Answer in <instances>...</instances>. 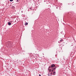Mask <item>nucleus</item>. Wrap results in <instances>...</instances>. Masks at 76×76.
<instances>
[{
    "label": "nucleus",
    "mask_w": 76,
    "mask_h": 76,
    "mask_svg": "<svg viewBox=\"0 0 76 76\" xmlns=\"http://www.w3.org/2000/svg\"><path fill=\"white\" fill-rule=\"evenodd\" d=\"M8 45H7V46H11L12 44V42H7Z\"/></svg>",
    "instance_id": "f257e3e1"
},
{
    "label": "nucleus",
    "mask_w": 76,
    "mask_h": 76,
    "mask_svg": "<svg viewBox=\"0 0 76 76\" xmlns=\"http://www.w3.org/2000/svg\"><path fill=\"white\" fill-rule=\"evenodd\" d=\"M56 69V68L53 67L52 68V72H54V71H55V70Z\"/></svg>",
    "instance_id": "f03ea898"
},
{
    "label": "nucleus",
    "mask_w": 76,
    "mask_h": 76,
    "mask_svg": "<svg viewBox=\"0 0 76 76\" xmlns=\"http://www.w3.org/2000/svg\"><path fill=\"white\" fill-rule=\"evenodd\" d=\"M51 67L52 69V68H53L54 67H56V65L54 64H53L51 65Z\"/></svg>",
    "instance_id": "7ed1b4c3"
},
{
    "label": "nucleus",
    "mask_w": 76,
    "mask_h": 76,
    "mask_svg": "<svg viewBox=\"0 0 76 76\" xmlns=\"http://www.w3.org/2000/svg\"><path fill=\"white\" fill-rule=\"evenodd\" d=\"M62 41H63V39H61V40H60V42H58V43H60V42H62Z\"/></svg>",
    "instance_id": "20e7f679"
},
{
    "label": "nucleus",
    "mask_w": 76,
    "mask_h": 76,
    "mask_svg": "<svg viewBox=\"0 0 76 76\" xmlns=\"http://www.w3.org/2000/svg\"><path fill=\"white\" fill-rule=\"evenodd\" d=\"M8 24L9 25H11V23L9 22L8 23Z\"/></svg>",
    "instance_id": "39448f33"
},
{
    "label": "nucleus",
    "mask_w": 76,
    "mask_h": 76,
    "mask_svg": "<svg viewBox=\"0 0 76 76\" xmlns=\"http://www.w3.org/2000/svg\"><path fill=\"white\" fill-rule=\"evenodd\" d=\"M53 75H56V72L54 71L53 73Z\"/></svg>",
    "instance_id": "423d86ee"
},
{
    "label": "nucleus",
    "mask_w": 76,
    "mask_h": 76,
    "mask_svg": "<svg viewBox=\"0 0 76 76\" xmlns=\"http://www.w3.org/2000/svg\"><path fill=\"white\" fill-rule=\"evenodd\" d=\"M28 24V23H25V25H27Z\"/></svg>",
    "instance_id": "0eeeda50"
},
{
    "label": "nucleus",
    "mask_w": 76,
    "mask_h": 76,
    "mask_svg": "<svg viewBox=\"0 0 76 76\" xmlns=\"http://www.w3.org/2000/svg\"><path fill=\"white\" fill-rule=\"evenodd\" d=\"M49 71L50 72H51V69H49Z\"/></svg>",
    "instance_id": "6e6552de"
},
{
    "label": "nucleus",
    "mask_w": 76,
    "mask_h": 76,
    "mask_svg": "<svg viewBox=\"0 0 76 76\" xmlns=\"http://www.w3.org/2000/svg\"><path fill=\"white\" fill-rule=\"evenodd\" d=\"M48 1H49V0H46V2H48Z\"/></svg>",
    "instance_id": "1a4fd4ad"
},
{
    "label": "nucleus",
    "mask_w": 76,
    "mask_h": 76,
    "mask_svg": "<svg viewBox=\"0 0 76 76\" xmlns=\"http://www.w3.org/2000/svg\"><path fill=\"white\" fill-rule=\"evenodd\" d=\"M13 0H10V1H13Z\"/></svg>",
    "instance_id": "9d476101"
},
{
    "label": "nucleus",
    "mask_w": 76,
    "mask_h": 76,
    "mask_svg": "<svg viewBox=\"0 0 76 76\" xmlns=\"http://www.w3.org/2000/svg\"><path fill=\"white\" fill-rule=\"evenodd\" d=\"M51 72V75H52V74H53V72Z\"/></svg>",
    "instance_id": "9b49d317"
},
{
    "label": "nucleus",
    "mask_w": 76,
    "mask_h": 76,
    "mask_svg": "<svg viewBox=\"0 0 76 76\" xmlns=\"http://www.w3.org/2000/svg\"><path fill=\"white\" fill-rule=\"evenodd\" d=\"M51 66H49V68H51Z\"/></svg>",
    "instance_id": "f8f14e48"
},
{
    "label": "nucleus",
    "mask_w": 76,
    "mask_h": 76,
    "mask_svg": "<svg viewBox=\"0 0 76 76\" xmlns=\"http://www.w3.org/2000/svg\"><path fill=\"white\" fill-rule=\"evenodd\" d=\"M17 2H18V1H19V0H17Z\"/></svg>",
    "instance_id": "ddd939ff"
},
{
    "label": "nucleus",
    "mask_w": 76,
    "mask_h": 76,
    "mask_svg": "<svg viewBox=\"0 0 76 76\" xmlns=\"http://www.w3.org/2000/svg\"><path fill=\"white\" fill-rule=\"evenodd\" d=\"M39 76H41V75H40V74H39Z\"/></svg>",
    "instance_id": "4468645a"
},
{
    "label": "nucleus",
    "mask_w": 76,
    "mask_h": 76,
    "mask_svg": "<svg viewBox=\"0 0 76 76\" xmlns=\"http://www.w3.org/2000/svg\"><path fill=\"white\" fill-rule=\"evenodd\" d=\"M58 7H56V9H58Z\"/></svg>",
    "instance_id": "2eb2a0df"
},
{
    "label": "nucleus",
    "mask_w": 76,
    "mask_h": 76,
    "mask_svg": "<svg viewBox=\"0 0 76 76\" xmlns=\"http://www.w3.org/2000/svg\"><path fill=\"white\" fill-rule=\"evenodd\" d=\"M42 54H43V55H44V53H43Z\"/></svg>",
    "instance_id": "dca6fc26"
},
{
    "label": "nucleus",
    "mask_w": 76,
    "mask_h": 76,
    "mask_svg": "<svg viewBox=\"0 0 76 76\" xmlns=\"http://www.w3.org/2000/svg\"><path fill=\"white\" fill-rule=\"evenodd\" d=\"M21 12H22V13L23 12V11H22Z\"/></svg>",
    "instance_id": "f3484780"
},
{
    "label": "nucleus",
    "mask_w": 76,
    "mask_h": 76,
    "mask_svg": "<svg viewBox=\"0 0 76 76\" xmlns=\"http://www.w3.org/2000/svg\"><path fill=\"white\" fill-rule=\"evenodd\" d=\"M56 67H56V66L55 68H56Z\"/></svg>",
    "instance_id": "a211bd4d"
},
{
    "label": "nucleus",
    "mask_w": 76,
    "mask_h": 76,
    "mask_svg": "<svg viewBox=\"0 0 76 76\" xmlns=\"http://www.w3.org/2000/svg\"><path fill=\"white\" fill-rule=\"evenodd\" d=\"M47 4H48V3H47V2L46 3Z\"/></svg>",
    "instance_id": "6ab92c4d"
},
{
    "label": "nucleus",
    "mask_w": 76,
    "mask_h": 76,
    "mask_svg": "<svg viewBox=\"0 0 76 76\" xmlns=\"http://www.w3.org/2000/svg\"><path fill=\"white\" fill-rule=\"evenodd\" d=\"M40 50V51H41V49Z\"/></svg>",
    "instance_id": "aec40b11"
},
{
    "label": "nucleus",
    "mask_w": 76,
    "mask_h": 76,
    "mask_svg": "<svg viewBox=\"0 0 76 76\" xmlns=\"http://www.w3.org/2000/svg\"><path fill=\"white\" fill-rule=\"evenodd\" d=\"M31 9V8H30V9Z\"/></svg>",
    "instance_id": "412c9836"
},
{
    "label": "nucleus",
    "mask_w": 76,
    "mask_h": 76,
    "mask_svg": "<svg viewBox=\"0 0 76 76\" xmlns=\"http://www.w3.org/2000/svg\"><path fill=\"white\" fill-rule=\"evenodd\" d=\"M72 5H74V4H72Z\"/></svg>",
    "instance_id": "4be33fe9"
},
{
    "label": "nucleus",
    "mask_w": 76,
    "mask_h": 76,
    "mask_svg": "<svg viewBox=\"0 0 76 76\" xmlns=\"http://www.w3.org/2000/svg\"><path fill=\"white\" fill-rule=\"evenodd\" d=\"M48 70H49V69H48Z\"/></svg>",
    "instance_id": "5701e85b"
}]
</instances>
